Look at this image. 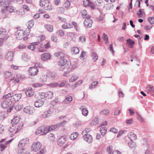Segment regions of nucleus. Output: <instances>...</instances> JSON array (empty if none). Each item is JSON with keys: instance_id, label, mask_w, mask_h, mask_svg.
Here are the masks:
<instances>
[{"instance_id": "nucleus-1", "label": "nucleus", "mask_w": 154, "mask_h": 154, "mask_svg": "<svg viewBox=\"0 0 154 154\" xmlns=\"http://www.w3.org/2000/svg\"><path fill=\"white\" fill-rule=\"evenodd\" d=\"M3 100L1 103V106L2 108L4 109H8L7 111L8 112H10L13 109V106L11 105L12 102L11 100V99L8 98L2 99Z\"/></svg>"}, {"instance_id": "nucleus-2", "label": "nucleus", "mask_w": 154, "mask_h": 154, "mask_svg": "<svg viewBox=\"0 0 154 154\" xmlns=\"http://www.w3.org/2000/svg\"><path fill=\"white\" fill-rule=\"evenodd\" d=\"M22 96V95L21 94H14L13 92L9 93L3 96L4 98H8L11 99V100L12 102L15 101L17 102L21 98Z\"/></svg>"}, {"instance_id": "nucleus-3", "label": "nucleus", "mask_w": 154, "mask_h": 154, "mask_svg": "<svg viewBox=\"0 0 154 154\" xmlns=\"http://www.w3.org/2000/svg\"><path fill=\"white\" fill-rule=\"evenodd\" d=\"M82 15L83 18H86L84 22L85 26L88 27H91L92 25L93 21L90 19L91 16L87 14V11L85 10L83 11L82 12Z\"/></svg>"}, {"instance_id": "nucleus-4", "label": "nucleus", "mask_w": 154, "mask_h": 154, "mask_svg": "<svg viewBox=\"0 0 154 154\" xmlns=\"http://www.w3.org/2000/svg\"><path fill=\"white\" fill-rule=\"evenodd\" d=\"M48 127L47 126L43 125L41 126L36 130L35 134H38L42 133V135H45L48 132Z\"/></svg>"}, {"instance_id": "nucleus-5", "label": "nucleus", "mask_w": 154, "mask_h": 154, "mask_svg": "<svg viewBox=\"0 0 154 154\" xmlns=\"http://www.w3.org/2000/svg\"><path fill=\"white\" fill-rule=\"evenodd\" d=\"M66 122V121L65 120H64L56 125H52L50 126H48V132L51 131H54L56 129H57L60 127L63 126L65 124L64 123Z\"/></svg>"}, {"instance_id": "nucleus-6", "label": "nucleus", "mask_w": 154, "mask_h": 154, "mask_svg": "<svg viewBox=\"0 0 154 154\" xmlns=\"http://www.w3.org/2000/svg\"><path fill=\"white\" fill-rule=\"evenodd\" d=\"M24 32L23 30H18L15 33V35L17 39L20 40L24 38V40H25V37L24 38Z\"/></svg>"}, {"instance_id": "nucleus-7", "label": "nucleus", "mask_w": 154, "mask_h": 154, "mask_svg": "<svg viewBox=\"0 0 154 154\" xmlns=\"http://www.w3.org/2000/svg\"><path fill=\"white\" fill-rule=\"evenodd\" d=\"M46 77L52 80L57 79L58 76L56 73L54 72H48L46 73Z\"/></svg>"}, {"instance_id": "nucleus-8", "label": "nucleus", "mask_w": 154, "mask_h": 154, "mask_svg": "<svg viewBox=\"0 0 154 154\" xmlns=\"http://www.w3.org/2000/svg\"><path fill=\"white\" fill-rule=\"evenodd\" d=\"M42 146V145L39 142H35L32 145V150L34 152L37 151L41 148Z\"/></svg>"}, {"instance_id": "nucleus-9", "label": "nucleus", "mask_w": 154, "mask_h": 154, "mask_svg": "<svg viewBox=\"0 0 154 154\" xmlns=\"http://www.w3.org/2000/svg\"><path fill=\"white\" fill-rule=\"evenodd\" d=\"M67 61L65 59L60 60L58 63V65L60 66L59 68L60 70H63L65 68V65H66Z\"/></svg>"}, {"instance_id": "nucleus-10", "label": "nucleus", "mask_w": 154, "mask_h": 154, "mask_svg": "<svg viewBox=\"0 0 154 154\" xmlns=\"http://www.w3.org/2000/svg\"><path fill=\"white\" fill-rule=\"evenodd\" d=\"M23 111L26 113L30 114L33 113L35 111V110L33 107L27 106L24 108Z\"/></svg>"}, {"instance_id": "nucleus-11", "label": "nucleus", "mask_w": 154, "mask_h": 154, "mask_svg": "<svg viewBox=\"0 0 154 154\" xmlns=\"http://www.w3.org/2000/svg\"><path fill=\"white\" fill-rule=\"evenodd\" d=\"M29 74L31 75H35L37 74L38 70V69L35 67H31L29 69Z\"/></svg>"}, {"instance_id": "nucleus-12", "label": "nucleus", "mask_w": 154, "mask_h": 154, "mask_svg": "<svg viewBox=\"0 0 154 154\" xmlns=\"http://www.w3.org/2000/svg\"><path fill=\"white\" fill-rule=\"evenodd\" d=\"M83 138L88 143H91L92 141V137L91 135L89 134H85L83 136Z\"/></svg>"}, {"instance_id": "nucleus-13", "label": "nucleus", "mask_w": 154, "mask_h": 154, "mask_svg": "<svg viewBox=\"0 0 154 154\" xmlns=\"http://www.w3.org/2000/svg\"><path fill=\"white\" fill-rule=\"evenodd\" d=\"M51 57L50 54L48 53H44L42 54L41 56V59L42 61H46L50 59Z\"/></svg>"}, {"instance_id": "nucleus-14", "label": "nucleus", "mask_w": 154, "mask_h": 154, "mask_svg": "<svg viewBox=\"0 0 154 154\" xmlns=\"http://www.w3.org/2000/svg\"><path fill=\"white\" fill-rule=\"evenodd\" d=\"M13 52L9 51L7 53L5 56V58L8 61H11L13 59Z\"/></svg>"}, {"instance_id": "nucleus-15", "label": "nucleus", "mask_w": 154, "mask_h": 154, "mask_svg": "<svg viewBox=\"0 0 154 154\" xmlns=\"http://www.w3.org/2000/svg\"><path fill=\"white\" fill-rule=\"evenodd\" d=\"M66 139L65 136H62L58 139L57 141V144L60 146H62L66 142Z\"/></svg>"}, {"instance_id": "nucleus-16", "label": "nucleus", "mask_w": 154, "mask_h": 154, "mask_svg": "<svg viewBox=\"0 0 154 154\" xmlns=\"http://www.w3.org/2000/svg\"><path fill=\"white\" fill-rule=\"evenodd\" d=\"M148 93L150 94L151 95L154 97V87L151 85H149L147 88Z\"/></svg>"}, {"instance_id": "nucleus-17", "label": "nucleus", "mask_w": 154, "mask_h": 154, "mask_svg": "<svg viewBox=\"0 0 154 154\" xmlns=\"http://www.w3.org/2000/svg\"><path fill=\"white\" fill-rule=\"evenodd\" d=\"M28 142V140L26 139H23L20 141L18 144V146L20 148H21L25 146L26 144Z\"/></svg>"}, {"instance_id": "nucleus-18", "label": "nucleus", "mask_w": 154, "mask_h": 154, "mask_svg": "<svg viewBox=\"0 0 154 154\" xmlns=\"http://www.w3.org/2000/svg\"><path fill=\"white\" fill-rule=\"evenodd\" d=\"M44 104V101L40 100H36L34 103L35 106L37 107L42 106Z\"/></svg>"}, {"instance_id": "nucleus-19", "label": "nucleus", "mask_w": 154, "mask_h": 154, "mask_svg": "<svg viewBox=\"0 0 154 154\" xmlns=\"http://www.w3.org/2000/svg\"><path fill=\"white\" fill-rule=\"evenodd\" d=\"M128 46L130 48L133 47L134 45L135 44V42L133 40H132L131 39L129 38L126 40Z\"/></svg>"}, {"instance_id": "nucleus-20", "label": "nucleus", "mask_w": 154, "mask_h": 154, "mask_svg": "<svg viewBox=\"0 0 154 154\" xmlns=\"http://www.w3.org/2000/svg\"><path fill=\"white\" fill-rule=\"evenodd\" d=\"M51 106L49 108V110H48L49 112H51V113H54L56 112V110H57V106L51 105Z\"/></svg>"}, {"instance_id": "nucleus-21", "label": "nucleus", "mask_w": 154, "mask_h": 154, "mask_svg": "<svg viewBox=\"0 0 154 154\" xmlns=\"http://www.w3.org/2000/svg\"><path fill=\"white\" fill-rule=\"evenodd\" d=\"M80 109H82V114L85 116H86L88 115V111L86 107L85 106H82L80 107Z\"/></svg>"}, {"instance_id": "nucleus-22", "label": "nucleus", "mask_w": 154, "mask_h": 154, "mask_svg": "<svg viewBox=\"0 0 154 154\" xmlns=\"http://www.w3.org/2000/svg\"><path fill=\"white\" fill-rule=\"evenodd\" d=\"M25 93L26 95L28 97H31L32 96L34 93L32 90L31 88H28V89H27L26 91L25 92Z\"/></svg>"}, {"instance_id": "nucleus-23", "label": "nucleus", "mask_w": 154, "mask_h": 154, "mask_svg": "<svg viewBox=\"0 0 154 154\" xmlns=\"http://www.w3.org/2000/svg\"><path fill=\"white\" fill-rule=\"evenodd\" d=\"M16 125L17 130L15 132V133H17V132H18L20 130L23 125V124L22 122H20L17 125Z\"/></svg>"}, {"instance_id": "nucleus-24", "label": "nucleus", "mask_w": 154, "mask_h": 154, "mask_svg": "<svg viewBox=\"0 0 154 154\" xmlns=\"http://www.w3.org/2000/svg\"><path fill=\"white\" fill-rule=\"evenodd\" d=\"M128 138L130 139V140L136 139H137V136L135 134L130 132L128 135Z\"/></svg>"}, {"instance_id": "nucleus-25", "label": "nucleus", "mask_w": 154, "mask_h": 154, "mask_svg": "<svg viewBox=\"0 0 154 154\" xmlns=\"http://www.w3.org/2000/svg\"><path fill=\"white\" fill-rule=\"evenodd\" d=\"M19 118L16 117L11 120V123L12 125H16L19 123Z\"/></svg>"}, {"instance_id": "nucleus-26", "label": "nucleus", "mask_w": 154, "mask_h": 154, "mask_svg": "<svg viewBox=\"0 0 154 154\" xmlns=\"http://www.w3.org/2000/svg\"><path fill=\"white\" fill-rule=\"evenodd\" d=\"M54 55L59 58H63L64 56V53L62 51H60L54 54Z\"/></svg>"}, {"instance_id": "nucleus-27", "label": "nucleus", "mask_w": 154, "mask_h": 154, "mask_svg": "<svg viewBox=\"0 0 154 154\" xmlns=\"http://www.w3.org/2000/svg\"><path fill=\"white\" fill-rule=\"evenodd\" d=\"M44 26L49 32H52L53 31V27L52 25L49 24H45Z\"/></svg>"}, {"instance_id": "nucleus-28", "label": "nucleus", "mask_w": 154, "mask_h": 154, "mask_svg": "<svg viewBox=\"0 0 154 154\" xmlns=\"http://www.w3.org/2000/svg\"><path fill=\"white\" fill-rule=\"evenodd\" d=\"M78 135L79 134L78 133L74 132L70 135L69 138L71 140H74L77 138Z\"/></svg>"}, {"instance_id": "nucleus-29", "label": "nucleus", "mask_w": 154, "mask_h": 154, "mask_svg": "<svg viewBox=\"0 0 154 154\" xmlns=\"http://www.w3.org/2000/svg\"><path fill=\"white\" fill-rule=\"evenodd\" d=\"M49 111H47L44 112L42 115V118H46L48 117L51 114V112H49Z\"/></svg>"}, {"instance_id": "nucleus-30", "label": "nucleus", "mask_w": 154, "mask_h": 154, "mask_svg": "<svg viewBox=\"0 0 154 154\" xmlns=\"http://www.w3.org/2000/svg\"><path fill=\"white\" fill-rule=\"evenodd\" d=\"M72 100V98L71 96H67L64 100V102L66 103H70Z\"/></svg>"}, {"instance_id": "nucleus-31", "label": "nucleus", "mask_w": 154, "mask_h": 154, "mask_svg": "<svg viewBox=\"0 0 154 154\" xmlns=\"http://www.w3.org/2000/svg\"><path fill=\"white\" fill-rule=\"evenodd\" d=\"M53 92L49 91L45 93L46 97L48 98H51L53 97Z\"/></svg>"}, {"instance_id": "nucleus-32", "label": "nucleus", "mask_w": 154, "mask_h": 154, "mask_svg": "<svg viewBox=\"0 0 154 154\" xmlns=\"http://www.w3.org/2000/svg\"><path fill=\"white\" fill-rule=\"evenodd\" d=\"M71 51L73 53H74L75 54H77L79 53V48L76 47L71 48Z\"/></svg>"}, {"instance_id": "nucleus-33", "label": "nucleus", "mask_w": 154, "mask_h": 154, "mask_svg": "<svg viewBox=\"0 0 154 154\" xmlns=\"http://www.w3.org/2000/svg\"><path fill=\"white\" fill-rule=\"evenodd\" d=\"M21 59L23 61L26 62L29 59V57L26 54H23L22 55Z\"/></svg>"}, {"instance_id": "nucleus-34", "label": "nucleus", "mask_w": 154, "mask_h": 154, "mask_svg": "<svg viewBox=\"0 0 154 154\" xmlns=\"http://www.w3.org/2000/svg\"><path fill=\"white\" fill-rule=\"evenodd\" d=\"M57 35L61 37H63L64 35V32L63 31L62 29L58 30L56 32Z\"/></svg>"}, {"instance_id": "nucleus-35", "label": "nucleus", "mask_w": 154, "mask_h": 154, "mask_svg": "<svg viewBox=\"0 0 154 154\" xmlns=\"http://www.w3.org/2000/svg\"><path fill=\"white\" fill-rule=\"evenodd\" d=\"M98 81H96L93 82L91 84V85L89 86V88L90 89H92L94 88L95 86L98 84Z\"/></svg>"}, {"instance_id": "nucleus-36", "label": "nucleus", "mask_w": 154, "mask_h": 154, "mask_svg": "<svg viewBox=\"0 0 154 154\" xmlns=\"http://www.w3.org/2000/svg\"><path fill=\"white\" fill-rule=\"evenodd\" d=\"M59 83L57 82H54L48 85V86L50 88H55L59 86Z\"/></svg>"}, {"instance_id": "nucleus-37", "label": "nucleus", "mask_w": 154, "mask_h": 154, "mask_svg": "<svg viewBox=\"0 0 154 154\" xmlns=\"http://www.w3.org/2000/svg\"><path fill=\"white\" fill-rule=\"evenodd\" d=\"M101 135L104 136L107 131V128L105 127L101 128L100 130Z\"/></svg>"}, {"instance_id": "nucleus-38", "label": "nucleus", "mask_w": 154, "mask_h": 154, "mask_svg": "<svg viewBox=\"0 0 154 154\" xmlns=\"http://www.w3.org/2000/svg\"><path fill=\"white\" fill-rule=\"evenodd\" d=\"M109 112L110 111L108 109H104L101 111L100 113L102 115H107L109 114Z\"/></svg>"}, {"instance_id": "nucleus-39", "label": "nucleus", "mask_w": 154, "mask_h": 154, "mask_svg": "<svg viewBox=\"0 0 154 154\" xmlns=\"http://www.w3.org/2000/svg\"><path fill=\"white\" fill-rule=\"evenodd\" d=\"M47 2H49L48 0H40V5L43 8Z\"/></svg>"}, {"instance_id": "nucleus-40", "label": "nucleus", "mask_w": 154, "mask_h": 154, "mask_svg": "<svg viewBox=\"0 0 154 154\" xmlns=\"http://www.w3.org/2000/svg\"><path fill=\"white\" fill-rule=\"evenodd\" d=\"M128 145L131 148L135 147L136 146V143L132 140H131L129 142Z\"/></svg>"}, {"instance_id": "nucleus-41", "label": "nucleus", "mask_w": 154, "mask_h": 154, "mask_svg": "<svg viewBox=\"0 0 154 154\" xmlns=\"http://www.w3.org/2000/svg\"><path fill=\"white\" fill-rule=\"evenodd\" d=\"M19 76L18 75H17L16 77H14L12 79H11V81L12 82H15L18 83L19 82Z\"/></svg>"}, {"instance_id": "nucleus-42", "label": "nucleus", "mask_w": 154, "mask_h": 154, "mask_svg": "<svg viewBox=\"0 0 154 154\" xmlns=\"http://www.w3.org/2000/svg\"><path fill=\"white\" fill-rule=\"evenodd\" d=\"M70 5V1L69 0H66L63 5V7L67 9Z\"/></svg>"}, {"instance_id": "nucleus-43", "label": "nucleus", "mask_w": 154, "mask_h": 154, "mask_svg": "<svg viewBox=\"0 0 154 154\" xmlns=\"http://www.w3.org/2000/svg\"><path fill=\"white\" fill-rule=\"evenodd\" d=\"M92 59L94 62H95L98 59V57L97 54L95 52L92 53Z\"/></svg>"}, {"instance_id": "nucleus-44", "label": "nucleus", "mask_w": 154, "mask_h": 154, "mask_svg": "<svg viewBox=\"0 0 154 154\" xmlns=\"http://www.w3.org/2000/svg\"><path fill=\"white\" fill-rule=\"evenodd\" d=\"M44 48H45V44L42 43L40 45V48H38V50L40 52H44L45 50V49H44Z\"/></svg>"}, {"instance_id": "nucleus-45", "label": "nucleus", "mask_w": 154, "mask_h": 154, "mask_svg": "<svg viewBox=\"0 0 154 154\" xmlns=\"http://www.w3.org/2000/svg\"><path fill=\"white\" fill-rule=\"evenodd\" d=\"M63 7H57V11L59 13H63L65 11V9Z\"/></svg>"}, {"instance_id": "nucleus-46", "label": "nucleus", "mask_w": 154, "mask_h": 154, "mask_svg": "<svg viewBox=\"0 0 154 154\" xmlns=\"http://www.w3.org/2000/svg\"><path fill=\"white\" fill-rule=\"evenodd\" d=\"M91 2L89 0H84L83 1V5L85 7L89 6L91 5Z\"/></svg>"}, {"instance_id": "nucleus-47", "label": "nucleus", "mask_w": 154, "mask_h": 154, "mask_svg": "<svg viewBox=\"0 0 154 154\" xmlns=\"http://www.w3.org/2000/svg\"><path fill=\"white\" fill-rule=\"evenodd\" d=\"M15 125H12V126L10 127L9 129V131H10L11 132H13L17 130V128Z\"/></svg>"}, {"instance_id": "nucleus-48", "label": "nucleus", "mask_w": 154, "mask_h": 154, "mask_svg": "<svg viewBox=\"0 0 154 154\" xmlns=\"http://www.w3.org/2000/svg\"><path fill=\"white\" fill-rule=\"evenodd\" d=\"M5 78H8L10 77L12 75L11 72L9 71H6L5 73Z\"/></svg>"}, {"instance_id": "nucleus-49", "label": "nucleus", "mask_w": 154, "mask_h": 154, "mask_svg": "<svg viewBox=\"0 0 154 154\" xmlns=\"http://www.w3.org/2000/svg\"><path fill=\"white\" fill-rule=\"evenodd\" d=\"M148 21L149 22L150 24H154V17H149L148 18Z\"/></svg>"}, {"instance_id": "nucleus-50", "label": "nucleus", "mask_w": 154, "mask_h": 154, "mask_svg": "<svg viewBox=\"0 0 154 154\" xmlns=\"http://www.w3.org/2000/svg\"><path fill=\"white\" fill-rule=\"evenodd\" d=\"M78 78V76L74 75L71 77L69 79V81L70 82H73L75 81Z\"/></svg>"}, {"instance_id": "nucleus-51", "label": "nucleus", "mask_w": 154, "mask_h": 154, "mask_svg": "<svg viewBox=\"0 0 154 154\" xmlns=\"http://www.w3.org/2000/svg\"><path fill=\"white\" fill-rule=\"evenodd\" d=\"M14 108L17 111H19L21 110L22 107L21 106L19 105H16L14 107L13 106V109Z\"/></svg>"}, {"instance_id": "nucleus-52", "label": "nucleus", "mask_w": 154, "mask_h": 154, "mask_svg": "<svg viewBox=\"0 0 154 154\" xmlns=\"http://www.w3.org/2000/svg\"><path fill=\"white\" fill-rule=\"evenodd\" d=\"M103 39L105 41V43L106 44L108 43V39L107 35L103 33Z\"/></svg>"}, {"instance_id": "nucleus-53", "label": "nucleus", "mask_w": 154, "mask_h": 154, "mask_svg": "<svg viewBox=\"0 0 154 154\" xmlns=\"http://www.w3.org/2000/svg\"><path fill=\"white\" fill-rule=\"evenodd\" d=\"M7 146L2 143L0 144V153Z\"/></svg>"}, {"instance_id": "nucleus-54", "label": "nucleus", "mask_w": 154, "mask_h": 154, "mask_svg": "<svg viewBox=\"0 0 154 154\" xmlns=\"http://www.w3.org/2000/svg\"><path fill=\"white\" fill-rule=\"evenodd\" d=\"M6 31L5 29L0 28V34L2 35H5L6 34Z\"/></svg>"}, {"instance_id": "nucleus-55", "label": "nucleus", "mask_w": 154, "mask_h": 154, "mask_svg": "<svg viewBox=\"0 0 154 154\" xmlns=\"http://www.w3.org/2000/svg\"><path fill=\"white\" fill-rule=\"evenodd\" d=\"M8 8H9V6H5L4 8L2 9L1 11L2 13L3 14L6 13L8 11Z\"/></svg>"}, {"instance_id": "nucleus-56", "label": "nucleus", "mask_w": 154, "mask_h": 154, "mask_svg": "<svg viewBox=\"0 0 154 154\" xmlns=\"http://www.w3.org/2000/svg\"><path fill=\"white\" fill-rule=\"evenodd\" d=\"M29 26L28 27L30 28H32L33 26L34 25V21L33 20H31L28 22Z\"/></svg>"}, {"instance_id": "nucleus-57", "label": "nucleus", "mask_w": 154, "mask_h": 154, "mask_svg": "<svg viewBox=\"0 0 154 154\" xmlns=\"http://www.w3.org/2000/svg\"><path fill=\"white\" fill-rule=\"evenodd\" d=\"M118 94L119 97L122 98L124 97V94L122 91L121 89H119Z\"/></svg>"}, {"instance_id": "nucleus-58", "label": "nucleus", "mask_w": 154, "mask_h": 154, "mask_svg": "<svg viewBox=\"0 0 154 154\" xmlns=\"http://www.w3.org/2000/svg\"><path fill=\"white\" fill-rule=\"evenodd\" d=\"M138 14V17H142L143 15V12L142 11L141 9H140L137 12V13Z\"/></svg>"}, {"instance_id": "nucleus-59", "label": "nucleus", "mask_w": 154, "mask_h": 154, "mask_svg": "<svg viewBox=\"0 0 154 154\" xmlns=\"http://www.w3.org/2000/svg\"><path fill=\"white\" fill-rule=\"evenodd\" d=\"M27 48L32 51H34L35 49V47L34 45L31 43L30 45L27 46Z\"/></svg>"}, {"instance_id": "nucleus-60", "label": "nucleus", "mask_w": 154, "mask_h": 154, "mask_svg": "<svg viewBox=\"0 0 154 154\" xmlns=\"http://www.w3.org/2000/svg\"><path fill=\"white\" fill-rule=\"evenodd\" d=\"M43 85V84L39 83H35L33 84L32 86L35 88L40 87Z\"/></svg>"}, {"instance_id": "nucleus-61", "label": "nucleus", "mask_w": 154, "mask_h": 154, "mask_svg": "<svg viewBox=\"0 0 154 154\" xmlns=\"http://www.w3.org/2000/svg\"><path fill=\"white\" fill-rule=\"evenodd\" d=\"M112 146H109L107 147L106 150L108 153L110 154L111 153L112 151Z\"/></svg>"}, {"instance_id": "nucleus-62", "label": "nucleus", "mask_w": 154, "mask_h": 154, "mask_svg": "<svg viewBox=\"0 0 154 154\" xmlns=\"http://www.w3.org/2000/svg\"><path fill=\"white\" fill-rule=\"evenodd\" d=\"M46 75L45 76V75H42L41 78V81L42 82H44L47 81V78Z\"/></svg>"}, {"instance_id": "nucleus-63", "label": "nucleus", "mask_w": 154, "mask_h": 154, "mask_svg": "<svg viewBox=\"0 0 154 154\" xmlns=\"http://www.w3.org/2000/svg\"><path fill=\"white\" fill-rule=\"evenodd\" d=\"M6 0H1L0 1V6H4L7 4Z\"/></svg>"}, {"instance_id": "nucleus-64", "label": "nucleus", "mask_w": 154, "mask_h": 154, "mask_svg": "<svg viewBox=\"0 0 154 154\" xmlns=\"http://www.w3.org/2000/svg\"><path fill=\"white\" fill-rule=\"evenodd\" d=\"M59 102L57 100H55L52 101L51 103V104L57 106V104L59 103Z\"/></svg>"}]
</instances>
